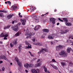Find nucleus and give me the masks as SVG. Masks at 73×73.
<instances>
[{
	"label": "nucleus",
	"instance_id": "f257e3e1",
	"mask_svg": "<svg viewBox=\"0 0 73 73\" xmlns=\"http://www.w3.org/2000/svg\"><path fill=\"white\" fill-rule=\"evenodd\" d=\"M25 36H28V35H29V36L26 37V38H32V36H34L35 35V33L32 32L30 33L29 34L28 33H27L25 34Z\"/></svg>",
	"mask_w": 73,
	"mask_h": 73
},
{
	"label": "nucleus",
	"instance_id": "f03ea898",
	"mask_svg": "<svg viewBox=\"0 0 73 73\" xmlns=\"http://www.w3.org/2000/svg\"><path fill=\"white\" fill-rule=\"evenodd\" d=\"M59 54L61 56H63L64 57H67L68 53L65 52L64 51H61V52L59 53Z\"/></svg>",
	"mask_w": 73,
	"mask_h": 73
},
{
	"label": "nucleus",
	"instance_id": "7ed1b4c3",
	"mask_svg": "<svg viewBox=\"0 0 73 73\" xmlns=\"http://www.w3.org/2000/svg\"><path fill=\"white\" fill-rule=\"evenodd\" d=\"M25 43L26 44V45H27L28 46H26V49H30L31 48H32V46L31 45V44H30L29 43V42L28 41H26Z\"/></svg>",
	"mask_w": 73,
	"mask_h": 73
},
{
	"label": "nucleus",
	"instance_id": "20e7f679",
	"mask_svg": "<svg viewBox=\"0 0 73 73\" xmlns=\"http://www.w3.org/2000/svg\"><path fill=\"white\" fill-rule=\"evenodd\" d=\"M69 32V30H61L60 31V33L61 34H65Z\"/></svg>",
	"mask_w": 73,
	"mask_h": 73
},
{
	"label": "nucleus",
	"instance_id": "39448f33",
	"mask_svg": "<svg viewBox=\"0 0 73 73\" xmlns=\"http://www.w3.org/2000/svg\"><path fill=\"white\" fill-rule=\"evenodd\" d=\"M64 47H65V46H62L60 45H59V46H57L56 48V49L57 50H59L60 49H62L63 48H64Z\"/></svg>",
	"mask_w": 73,
	"mask_h": 73
},
{
	"label": "nucleus",
	"instance_id": "423d86ee",
	"mask_svg": "<svg viewBox=\"0 0 73 73\" xmlns=\"http://www.w3.org/2000/svg\"><path fill=\"white\" fill-rule=\"evenodd\" d=\"M0 36L1 37H8V35L6 33H2L0 35Z\"/></svg>",
	"mask_w": 73,
	"mask_h": 73
},
{
	"label": "nucleus",
	"instance_id": "0eeeda50",
	"mask_svg": "<svg viewBox=\"0 0 73 73\" xmlns=\"http://www.w3.org/2000/svg\"><path fill=\"white\" fill-rule=\"evenodd\" d=\"M50 22H52L53 24H55V21L56 19L53 18H51L50 19Z\"/></svg>",
	"mask_w": 73,
	"mask_h": 73
},
{
	"label": "nucleus",
	"instance_id": "6e6552de",
	"mask_svg": "<svg viewBox=\"0 0 73 73\" xmlns=\"http://www.w3.org/2000/svg\"><path fill=\"white\" fill-rule=\"evenodd\" d=\"M20 21H21V23H22V25H25V22H26V19H21L20 20Z\"/></svg>",
	"mask_w": 73,
	"mask_h": 73
},
{
	"label": "nucleus",
	"instance_id": "1a4fd4ad",
	"mask_svg": "<svg viewBox=\"0 0 73 73\" xmlns=\"http://www.w3.org/2000/svg\"><path fill=\"white\" fill-rule=\"evenodd\" d=\"M40 28L41 26L40 25H38L37 26H35V28H34V29L35 31H37V30L39 29Z\"/></svg>",
	"mask_w": 73,
	"mask_h": 73
},
{
	"label": "nucleus",
	"instance_id": "9d476101",
	"mask_svg": "<svg viewBox=\"0 0 73 73\" xmlns=\"http://www.w3.org/2000/svg\"><path fill=\"white\" fill-rule=\"evenodd\" d=\"M18 29L19 27L17 26H15L13 29V31H15L16 32L18 31Z\"/></svg>",
	"mask_w": 73,
	"mask_h": 73
},
{
	"label": "nucleus",
	"instance_id": "9b49d317",
	"mask_svg": "<svg viewBox=\"0 0 73 73\" xmlns=\"http://www.w3.org/2000/svg\"><path fill=\"white\" fill-rule=\"evenodd\" d=\"M25 67H26V69H28V68L29 67V64L28 63H27L24 64Z\"/></svg>",
	"mask_w": 73,
	"mask_h": 73
},
{
	"label": "nucleus",
	"instance_id": "f8f14e48",
	"mask_svg": "<svg viewBox=\"0 0 73 73\" xmlns=\"http://www.w3.org/2000/svg\"><path fill=\"white\" fill-rule=\"evenodd\" d=\"M1 58L2 59H4V60H7V58L4 55H3L1 56Z\"/></svg>",
	"mask_w": 73,
	"mask_h": 73
},
{
	"label": "nucleus",
	"instance_id": "ddd939ff",
	"mask_svg": "<svg viewBox=\"0 0 73 73\" xmlns=\"http://www.w3.org/2000/svg\"><path fill=\"white\" fill-rule=\"evenodd\" d=\"M32 9H31V6L29 8V10L31 11V12H32V11H34L35 10V7H32Z\"/></svg>",
	"mask_w": 73,
	"mask_h": 73
},
{
	"label": "nucleus",
	"instance_id": "4468645a",
	"mask_svg": "<svg viewBox=\"0 0 73 73\" xmlns=\"http://www.w3.org/2000/svg\"><path fill=\"white\" fill-rule=\"evenodd\" d=\"M13 14L9 15L7 16V18L8 19H11V18L13 17Z\"/></svg>",
	"mask_w": 73,
	"mask_h": 73
},
{
	"label": "nucleus",
	"instance_id": "2eb2a0df",
	"mask_svg": "<svg viewBox=\"0 0 73 73\" xmlns=\"http://www.w3.org/2000/svg\"><path fill=\"white\" fill-rule=\"evenodd\" d=\"M65 24L66 26H72V23L70 22H66Z\"/></svg>",
	"mask_w": 73,
	"mask_h": 73
},
{
	"label": "nucleus",
	"instance_id": "dca6fc26",
	"mask_svg": "<svg viewBox=\"0 0 73 73\" xmlns=\"http://www.w3.org/2000/svg\"><path fill=\"white\" fill-rule=\"evenodd\" d=\"M13 10H15L16 9H17V7L16 6H15V5H13L12 7Z\"/></svg>",
	"mask_w": 73,
	"mask_h": 73
},
{
	"label": "nucleus",
	"instance_id": "f3484780",
	"mask_svg": "<svg viewBox=\"0 0 73 73\" xmlns=\"http://www.w3.org/2000/svg\"><path fill=\"white\" fill-rule=\"evenodd\" d=\"M31 71L33 73H38L37 70L35 69L32 70Z\"/></svg>",
	"mask_w": 73,
	"mask_h": 73
},
{
	"label": "nucleus",
	"instance_id": "a211bd4d",
	"mask_svg": "<svg viewBox=\"0 0 73 73\" xmlns=\"http://www.w3.org/2000/svg\"><path fill=\"white\" fill-rule=\"evenodd\" d=\"M17 64L20 67H21V66H22V64L21 62H19V61L17 62Z\"/></svg>",
	"mask_w": 73,
	"mask_h": 73
},
{
	"label": "nucleus",
	"instance_id": "6ab92c4d",
	"mask_svg": "<svg viewBox=\"0 0 73 73\" xmlns=\"http://www.w3.org/2000/svg\"><path fill=\"white\" fill-rule=\"evenodd\" d=\"M63 20L64 21L65 23H68V19L66 18H63Z\"/></svg>",
	"mask_w": 73,
	"mask_h": 73
},
{
	"label": "nucleus",
	"instance_id": "aec40b11",
	"mask_svg": "<svg viewBox=\"0 0 73 73\" xmlns=\"http://www.w3.org/2000/svg\"><path fill=\"white\" fill-rule=\"evenodd\" d=\"M21 48H22V46H21V44H20L19 46V52H20L21 51Z\"/></svg>",
	"mask_w": 73,
	"mask_h": 73
},
{
	"label": "nucleus",
	"instance_id": "412c9836",
	"mask_svg": "<svg viewBox=\"0 0 73 73\" xmlns=\"http://www.w3.org/2000/svg\"><path fill=\"white\" fill-rule=\"evenodd\" d=\"M43 31L45 32H46L48 33L49 32V30L47 29H44L42 30Z\"/></svg>",
	"mask_w": 73,
	"mask_h": 73
},
{
	"label": "nucleus",
	"instance_id": "4be33fe9",
	"mask_svg": "<svg viewBox=\"0 0 73 73\" xmlns=\"http://www.w3.org/2000/svg\"><path fill=\"white\" fill-rule=\"evenodd\" d=\"M41 65V63L37 64L35 65L36 67V68L37 67H39V66H40V65Z\"/></svg>",
	"mask_w": 73,
	"mask_h": 73
},
{
	"label": "nucleus",
	"instance_id": "5701e85b",
	"mask_svg": "<svg viewBox=\"0 0 73 73\" xmlns=\"http://www.w3.org/2000/svg\"><path fill=\"white\" fill-rule=\"evenodd\" d=\"M43 68L44 69V71L45 73H47L48 70H47V68L45 67V66H43Z\"/></svg>",
	"mask_w": 73,
	"mask_h": 73
},
{
	"label": "nucleus",
	"instance_id": "b1692460",
	"mask_svg": "<svg viewBox=\"0 0 73 73\" xmlns=\"http://www.w3.org/2000/svg\"><path fill=\"white\" fill-rule=\"evenodd\" d=\"M11 25H8L7 27H4V29H8V28H9L10 27H11Z\"/></svg>",
	"mask_w": 73,
	"mask_h": 73
},
{
	"label": "nucleus",
	"instance_id": "393cba45",
	"mask_svg": "<svg viewBox=\"0 0 73 73\" xmlns=\"http://www.w3.org/2000/svg\"><path fill=\"white\" fill-rule=\"evenodd\" d=\"M20 34V32L19 31L17 33H16L15 35V36L17 37V36H19V35Z\"/></svg>",
	"mask_w": 73,
	"mask_h": 73
},
{
	"label": "nucleus",
	"instance_id": "a878e982",
	"mask_svg": "<svg viewBox=\"0 0 73 73\" xmlns=\"http://www.w3.org/2000/svg\"><path fill=\"white\" fill-rule=\"evenodd\" d=\"M32 40L33 41V42H35V40H36V37L35 36H33L32 39Z\"/></svg>",
	"mask_w": 73,
	"mask_h": 73
},
{
	"label": "nucleus",
	"instance_id": "bb28decb",
	"mask_svg": "<svg viewBox=\"0 0 73 73\" xmlns=\"http://www.w3.org/2000/svg\"><path fill=\"white\" fill-rule=\"evenodd\" d=\"M0 17L2 18L4 17V14H3V13H0Z\"/></svg>",
	"mask_w": 73,
	"mask_h": 73
},
{
	"label": "nucleus",
	"instance_id": "cd10ccee",
	"mask_svg": "<svg viewBox=\"0 0 73 73\" xmlns=\"http://www.w3.org/2000/svg\"><path fill=\"white\" fill-rule=\"evenodd\" d=\"M71 48H68L67 49L68 53H70V51L71 50Z\"/></svg>",
	"mask_w": 73,
	"mask_h": 73
},
{
	"label": "nucleus",
	"instance_id": "c85d7f7f",
	"mask_svg": "<svg viewBox=\"0 0 73 73\" xmlns=\"http://www.w3.org/2000/svg\"><path fill=\"white\" fill-rule=\"evenodd\" d=\"M13 43L15 45H16L17 44V40L13 41Z\"/></svg>",
	"mask_w": 73,
	"mask_h": 73
},
{
	"label": "nucleus",
	"instance_id": "c756f323",
	"mask_svg": "<svg viewBox=\"0 0 73 73\" xmlns=\"http://www.w3.org/2000/svg\"><path fill=\"white\" fill-rule=\"evenodd\" d=\"M42 50H44V51L46 52H48V50L46 48H42Z\"/></svg>",
	"mask_w": 73,
	"mask_h": 73
},
{
	"label": "nucleus",
	"instance_id": "7c9ffc66",
	"mask_svg": "<svg viewBox=\"0 0 73 73\" xmlns=\"http://www.w3.org/2000/svg\"><path fill=\"white\" fill-rule=\"evenodd\" d=\"M15 60L17 61V62H19V60L18 59L17 57H16L15 58Z\"/></svg>",
	"mask_w": 73,
	"mask_h": 73
},
{
	"label": "nucleus",
	"instance_id": "2f4dec72",
	"mask_svg": "<svg viewBox=\"0 0 73 73\" xmlns=\"http://www.w3.org/2000/svg\"><path fill=\"white\" fill-rule=\"evenodd\" d=\"M69 65L71 66H73V64L72 62H70L69 63Z\"/></svg>",
	"mask_w": 73,
	"mask_h": 73
},
{
	"label": "nucleus",
	"instance_id": "473e14b6",
	"mask_svg": "<svg viewBox=\"0 0 73 73\" xmlns=\"http://www.w3.org/2000/svg\"><path fill=\"white\" fill-rule=\"evenodd\" d=\"M13 46H14V44H12V43H10V46H11V48H12Z\"/></svg>",
	"mask_w": 73,
	"mask_h": 73
},
{
	"label": "nucleus",
	"instance_id": "72a5a7b5",
	"mask_svg": "<svg viewBox=\"0 0 73 73\" xmlns=\"http://www.w3.org/2000/svg\"><path fill=\"white\" fill-rule=\"evenodd\" d=\"M48 38H50L51 39H52V38H53V37H52V36L50 35H49L48 36Z\"/></svg>",
	"mask_w": 73,
	"mask_h": 73
},
{
	"label": "nucleus",
	"instance_id": "f704fd0d",
	"mask_svg": "<svg viewBox=\"0 0 73 73\" xmlns=\"http://www.w3.org/2000/svg\"><path fill=\"white\" fill-rule=\"evenodd\" d=\"M29 65V67L30 68V67H32V66H33V64H30Z\"/></svg>",
	"mask_w": 73,
	"mask_h": 73
},
{
	"label": "nucleus",
	"instance_id": "c9c22d12",
	"mask_svg": "<svg viewBox=\"0 0 73 73\" xmlns=\"http://www.w3.org/2000/svg\"><path fill=\"white\" fill-rule=\"evenodd\" d=\"M72 38V39H73V35H70V37H69V38Z\"/></svg>",
	"mask_w": 73,
	"mask_h": 73
},
{
	"label": "nucleus",
	"instance_id": "e433bc0d",
	"mask_svg": "<svg viewBox=\"0 0 73 73\" xmlns=\"http://www.w3.org/2000/svg\"><path fill=\"white\" fill-rule=\"evenodd\" d=\"M2 71H4L5 70V67L4 66L2 67Z\"/></svg>",
	"mask_w": 73,
	"mask_h": 73
},
{
	"label": "nucleus",
	"instance_id": "4c0bfd02",
	"mask_svg": "<svg viewBox=\"0 0 73 73\" xmlns=\"http://www.w3.org/2000/svg\"><path fill=\"white\" fill-rule=\"evenodd\" d=\"M35 19L36 22V23H38V19H36L35 18Z\"/></svg>",
	"mask_w": 73,
	"mask_h": 73
},
{
	"label": "nucleus",
	"instance_id": "58836bf2",
	"mask_svg": "<svg viewBox=\"0 0 73 73\" xmlns=\"http://www.w3.org/2000/svg\"><path fill=\"white\" fill-rule=\"evenodd\" d=\"M8 4L9 5H10V6H11V2L10 1H8Z\"/></svg>",
	"mask_w": 73,
	"mask_h": 73
},
{
	"label": "nucleus",
	"instance_id": "ea45409f",
	"mask_svg": "<svg viewBox=\"0 0 73 73\" xmlns=\"http://www.w3.org/2000/svg\"><path fill=\"white\" fill-rule=\"evenodd\" d=\"M36 44L40 45V46H41V45H42V44H41L40 43H37Z\"/></svg>",
	"mask_w": 73,
	"mask_h": 73
},
{
	"label": "nucleus",
	"instance_id": "a19ab883",
	"mask_svg": "<svg viewBox=\"0 0 73 73\" xmlns=\"http://www.w3.org/2000/svg\"><path fill=\"white\" fill-rule=\"evenodd\" d=\"M52 61L53 62H56V61H55V60H54V59H52Z\"/></svg>",
	"mask_w": 73,
	"mask_h": 73
},
{
	"label": "nucleus",
	"instance_id": "79ce46f5",
	"mask_svg": "<svg viewBox=\"0 0 73 73\" xmlns=\"http://www.w3.org/2000/svg\"><path fill=\"white\" fill-rule=\"evenodd\" d=\"M41 53H42L43 54H45V52H44V50H42V49L41 50Z\"/></svg>",
	"mask_w": 73,
	"mask_h": 73
},
{
	"label": "nucleus",
	"instance_id": "37998d69",
	"mask_svg": "<svg viewBox=\"0 0 73 73\" xmlns=\"http://www.w3.org/2000/svg\"><path fill=\"white\" fill-rule=\"evenodd\" d=\"M36 58H34L32 60H31V62H32V61H35V60H36Z\"/></svg>",
	"mask_w": 73,
	"mask_h": 73
},
{
	"label": "nucleus",
	"instance_id": "c03bdc74",
	"mask_svg": "<svg viewBox=\"0 0 73 73\" xmlns=\"http://www.w3.org/2000/svg\"><path fill=\"white\" fill-rule=\"evenodd\" d=\"M48 13H46V14H43V15H41V16L42 17H44V15H46V14H48Z\"/></svg>",
	"mask_w": 73,
	"mask_h": 73
},
{
	"label": "nucleus",
	"instance_id": "a18cd8bd",
	"mask_svg": "<svg viewBox=\"0 0 73 73\" xmlns=\"http://www.w3.org/2000/svg\"><path fill=\"white\" fill-rule=\"evenodd\" d=\"M61 64H62V65L63 66H64L65 65V63L64 62H61Z\"/></svg>",
	"mask_w": 73,
	"mask_h": 73
},
{
	"label": "nucleus",
	"instance_id": "49530a36",
	"mask_svg": "<svg viewBox=\"0 0 73 73\" xmlns=\"http://www.w3.org/2000/svg\"><path fill=\"white\" fill-rule=\"evenodd\" d=\"M29 53H30V54L31 56H33V55L32 54V53L30 52H29Z\"/></svg>",
	"mask_w": 73,
	"mask_h": 73
},
{
	"label": "nucleus",
	"instance_id": "de8ad7c7",
	"mask_svg": "<svg viewBox=\"0 0 73 73\" xmlns=\"http://www.w3.org/2000/svg\"><path fill=\"white\" fill-rule=\"evenodd\" d=\"M54 69H57V67L55 66H54V67H53Z\"/></svg>",
	"mask_w": 73,
	"mask_h": 73
},
{
	"label": "nucleus",
	"instance_id": "09e8293b",
	"mask_svg": "<svg viewBox=\"0 0 73 73\" xmlns=\"http://www.w3.org/2000/svg\"><path fill=\"white\" fill-rule=\"evenodd\" d=\"M41 53V50L40 51H39L38 52V54H40Z\"/></svg>",
	"mask_w": 73,
	"mask_h": 73
},
{
	"label": "nucleus",
	"instance_id": "8fccbe9b",
	"mask_svg": "<svg viewBox=\"0 0 73 73\" xmlns=\"http://www.w3.org/2000/svg\"><path fill=\"white\" fill-rule=\"evenodd\" d=\"M40 61V59L37 60V61L36 62H39V61Z\"/></svg>",
	"mask_w": 73,
	"mask_h": 73
},
{
	"label": "nucleus",
	"instance_id": "3c124183",
	"mask_svg": "<svg viewBox=\"0 0 73 73\" xmlns=\"http://www.w3.org/2000/svg\"><path fill=\"white\" fill-rule=\"evenodd\" d=\"M7 37H5L4 38V40H7V38H6Z\"/></svg>",
	"mask_w": 73,
	"mask_h": 73
},
{
	"label": "nucleus",
	"instance_id": "603ef678",
	"mask_svg": "<svg viewBox=\"0 0 73 73\" xmlns=\"http://www.w3.org/2000/svg\"><path fill=\"white\" fill-rule=\"evenodd\" d=\"M5 4H7L8 3V1H7L5 2Z\"/></svg>",
	"mask_w": 73,
	"mask_h": 73
},
{
	"label": "nucleus",
	"instance_id": "864d4df0",
	"mask_svg": "<svg viewBox=\"0 0 73 73\" xmlns=\"http://www.w3.org/2000/svg\"><path fill=\"white\" fill-rule=\"evenodd\" d=\"M0 12H4V11L0 10Z\"/></svg>",
	"mask_w": 73,
	"mask_h": 73
},
{
	"label": "nucleus",
	"instance_id": "5fc2aeb1",
	"mask_svg": "<svg viewBox=\"0 0 73 73\" xmlns=\"http://www.w3.org/2000/svg\"><path fill=\"white\" fill-rule=\"evenodd\" d=\"M51 45H53V42H51Z\"/></svg>",
	"mask_w": 73,
	"mask_h": 73
},
{
	"label": "nucleus",
	"instance_id": "6e6d98bb",
	"mask_svg": "<svg viewBox=\"0 0 73 73\" xmlns=\"http://www.w3.org/2000/svg\"><path fill=\"white\" fill-rule=\"evenodd\" d=\"M58 20H59V21H60L62 20L60 18H58Z\"/></svg>",
	"mask_w": 73,
	"mask_h": 73
},
{
	"label": "nucleus",
	"instance_id": "4d7b16f0",
	"mask_svg": "<svg viewBox=\"0 0 73 73\" xmlns=\"http://www.w3.org/2000/svg\"><path fill=\"white\" fill-rule=\"evenodd\" d=\"M50 65H51V66H52V67H53H53H54V65H52V64H50Z\"/></svg>",
	"mask_w": 73,
	"mask_h": 73
},
{
	"label": "nucleus",
	"instance_id": "13d9d810",
	"mask_svg": "<svg viewBox=\"0 0 73 73\" xmlns=\"http://www.w3.org/2000/svg\"><path fill=\"white\" fill-rule=\"evenodd\" d=\"M47 73H50V72H49V70H47Z\"/></svg>",
	"mask_w": 73,
	"mask_h": 73
},
{
	"label": "nucleus",
	"instance_id": "bf43d9fd",
	"mask_svg": "<svg viewBox=\"0 0 73 73\" xmlns=\"http://www.w3.org/2000/svg\"><path fill=\"white\" fill-rule=\"evenodd\" d=\"M1 63H3V61H0V64H1Z\"/></svg>",
	"mask_w": 73,
	"mask_h": 73
},
{
	"label": "nucleus",
	"instance_id": "052dcab7",
	"mask_svg": "<svg viewBox=\"0 0 73 73\" xmlns=\"http://www.w3.org/2000/svg\"><path fill=\"white\" fill-rule=\"evenodd\" d=\"M0 44H3V42L2 41H0Z\"/></svg>",
	"mask_w": 73,
	"mask_h": 73
},
{
	"label": "nucleus",
	"instance_id": "680f3d73",
	"mask_svg": "<svg viewBox=\"0 0 73 73\" xmlns=\"http://www.w3.org/2000/svg\"><path fill=\"white\" fill-rule=\"evenodd\" d=\"M60 24V23H57L56 24V25H59Z\"/></svg>",
	"mask_w": 73,
	"mask_h": 73
},
{
	"label": "nucleus",
	"instance_id": "e2e57ef3",
	"mask_svg": "<svg viewBox=\"0 0 73 73\" xmlns=\"http://www.w3.org/2000/svg\"><path fill=\"white\" fill-rule=\"evenodd\" d=\"M19 16L20 17H22V15H19Z\"/></svg>",
	"mask_w": 73,
	"mask_h": 73
},
{
	"label": "nucleus",
	"instance_id": "0e129e2a",
	"mask_svg": "<svg viewBox=\"0 0 73 73\" xmlns=\"http://www.w3.org/2000/svg\"><path fill=\"white\" fill-rule=\"evenodd\" d=\"M18 25H21V23H18Z\"/></svg>",
	"mask_w": 73,
	"mask_h": 73
},
{
	"label": "nucleus",
	"instance_id": "69168bd1",
	"mask_svg": "<svg viewBox=\"0 0 73 73\" xmlns=\"http://www.w3.org/2000/svg\"><path fill=\"white\" fill-rule=\"evenodd\" d=\"M25 71L26 72H28V70H26Z\"/></svg>",
	"mask_w": 73,
	"mask_h": 73
},
{
	"label": "nucleus",
	"instance_id": "338daca9",
	"mask_svg": "<svg viewBox=\"0 0 73 73\" xmlns=\"http://www.w3.org/2000/svg\"><path fill=\"white\" fill-rule=\"evenodd\" d=\"M14 22H14V21H13V22H12V24H14Z\"/></svg>",
	"mask_w": 73,
	"mask_h": 73
},
{
	"label": "nucleus",
	"instance_id": "774afa93",
	"mask_svg": "<svg viewBox=\"0 0 73 73\" xmlns=\"http://www.w3.org/2000/svg\"><path fill=\"white\" fill-rule=\"evenodd\" d=\"M71 45H73V42H72V44H71Z\"/></svg>",
	"mask_w": 73,
	"mask_h": 73
}]
</instances>
